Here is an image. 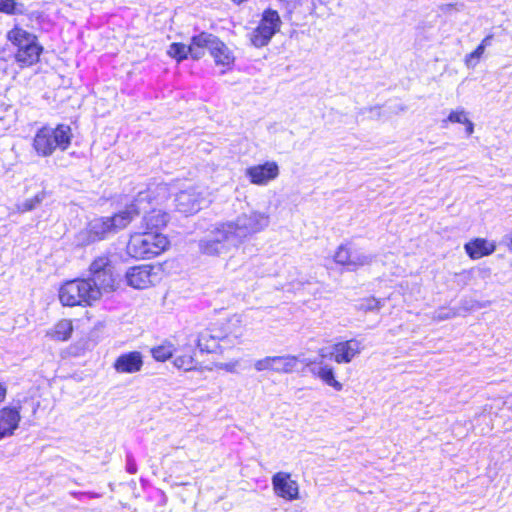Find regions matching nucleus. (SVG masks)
Wrapping results in <instances>:
<instances>
[{
	"label": "nucleus",
	"instance_id": "26",
	"mask_svg": "<svg viewBox=\"0 0 512 512\" xmlns=\"http://www.w3.org/2000/svg\"><path fill=\"white\" fill-rule=\"evenodd\" d=\"M175 351L176 348L174 344L169 341H165L162 344L152 348L151 354L156 361L165 362L173 356Z\"/></svg>",
	"mask_w": 512,
	"mask_h": 512
},
{
	"label": "nucleus",
	"instance_id": "24",
	"mask_svg": "<svg viewBox=\"0 0 512 512\" xmlns=\"http://www.w3.org/2000/svg\"><path fill=\"white\" fill-rule=\"evenodd\" d=\"M491 42L492 36L488 35L482 40V42L477 46V48L474 51L465 56L464 62L468 68L473 69L478 65L485 52V49L491 45Z\"/></svg>",
	"mask_w": 512,
	"mask_h": 512
},
{
	"label": "nucleus",
	"instance_id": "4",
	"mask_svg": "<svg viewBox=\"0 0 512 512\" xmlns=\"http://www.w3.org/2000/svg\"><path fill=\"white\" fill-rule=\"evenodd\" d=\"M168 246L169 240L165 235L147 230L130 235L126 252L136 259H149L164 252Z\"/></svg>",
	"mask_w": 512,
	"mask_h": 512
},
{
	"label": "nucleus",
	"instance_id": "9",
	"mask_svg": "<svg viewBox=\"0 0 512 512\" xmlns=\"http://www.w3.org/2000/svg\"><path fill=\"white\" fill-rule=\"evenodd\" d=\"M161 268L154 265H139L127 270L125 278L129 286L135 289H146L161 280Z\"/></svg>",
	"mask_w": 512,
	"mask_h": 512
},
{
	"label": "nucleus",
	"instance_id": "36",
	"mask_svg": "<svg viewBox=\"0 0 512 512\" xmlns=\"http://www.w3.org/2000/svg\"><path fill=\"white\" fill-rule=\"evenodd\" d=\"M363 309L366 311L378 310L381 308L382 304L379 300L375 298L366 299L365 303L362 305Z\"/></svg>",
	"mask_w": 512,
	"mask_h": 512
},
{
	"label": "nucleus",
	"instance_id": "8",
	"mask_svg": "<svg viewBox=\"0 0 512 512\" xmlns=\"http://www.w3.org/2000/svg\"><path fill=\"white\" fill-rule=\"evenodd\" d=\"M195 44L202 45V50L208 49L214 58L216 65H222L226 69H230L234 63V56L229 48L213 34H197L195 35Z\"/></svg>",
	"mask_w": 512,
	"mask_h": 512
},
{
	"label": "nucleus",
	"instance_id": "7",
	"mask_svg": "<svg viewBox=\"0 0 512 512\" xmlns=\"http://www.w3.org/2000/svg\"><path fill=\"white\" fill-rule=\"evenodd\" d=\"M8 38L17 48L15 58L21 66H30L39 60L42 46L34 34H8Z\"/></svg>",
	"mask_w": 512,
	"mask_h": 512
},
{
	"label": "nucleus",
	"instance_id": "33",
	"mask_svg": "<svg viewBox=\"0 0 512 512\" xmlns=\"http://www.w3.org/2000/svg\"><path fill=\"white\" fill-rule=\"evenodd\" d=\"M273 34H251L250 42L253 46L260 48L267 45Z\"/></svg>",
	"mask_w": 512,
	"mask_h": 512
},
{
	"label": "nucleus",
	"instance_id": "5",
	"mask_svg": "<svg viewBox=\"0 0 512 512\" xmlns=\"http://www.w3.org/2000/svg\"><path fill=\"white\" fill-rule=\"evenodd\" d=\"M72 132L68 125L59 124L56 128L42 127L34 137L33 146L38 155L50 156L57 148L64 151L71 143Z\"/></svg>",
	"mask_w": 512,
	"mask_h": 512
},
{
	"label": "nucleus",
	"instance_id": "1",
	"mask_svg": "<svg viewBox=\"0 0 512 512\" xmlns=\"http://www.w3.org/2000/svg\"><path fill=\"white\" fill-rule=\"evenodd\" d=\"M270 224V215L254 209L243 211L233 220L216 223L198 242L201 254L221 256L238 248L249 237L264 231Z\"/></svg>",
	"mask_w": 512,
	"mask_h": 512
},
{
	"label": "nucleus",
	"instance_id": "23",
	"mask_svg": "<svg viewBox=\"0 0 512 512\" xmlns=\"http://www.w3.org/2000/svg\"><path fill=\"white\" fill-rule=\"evenodd\" d=\"M349 270L355 271L360 267L370 265L374 260V255L368 253L362 248L351 247Z\"/></svg>",
	"mask_w": 512,
	"mask_h": 512
},
{
	"label": "nucleus",
	"instance_id": "17",
	"mask_svg": "<svg viewBox=\"0 0 512 512\" xmlns=\"http://www.w3.org/2000/svg\"><path fill=\"white\" fill-rule=\"evenodd\" d=\"M168 54L175 58L177 61L186 59L188 55H191L193 59H199L203 55L202 45L195 44V36L192 38V42L189 46L182 43H173L170 45Z\"/></svg>",
	"mask_w": 512,
	"mask_h": 512
},
{
	"label": "nucleus",
	"instance_id": "2",
	"mask_svg": "<svg viewBox=\"0 0 512 512\" xmlns=\"http://www.w3.org/2000/svg\"><path fill=\"white\" fill-rule=\"evenodd\" d=\"M157 193L160 194L167 193V187L164 184L157 185L155 187H149L145 191H140L134 201L130 206L126 207L124 210L119 213L114 214L112 217H101L92 220L87 227V230L83 232L81 235L86 236L87 238L83 240V243H91L95 241H100L108 236L117 233L118 231L126 228L131 221L137 216L140 211H144L152 200V196Z\"/></svg>",
	"mask_w": 512,
	"mask_h": 512
},
{
	"label": "nucleus",
	"instance_id": "20",
	"mask_svg": "<svg viewBox=\"0 0 512 512\" xmlns=\"http://www.w3.org/2000/svg\"><path fill=\"white\" fill-rule=\"evenodd\" d=\"M281 18L279 13L273 9H266L262 14V19L257 32H279L281 28Z\"/></svg>",
	"mask_w": 512,
	"mask_h": 512
},
{
	"label": "nucleus",
	"instance_id": "41",
	"mask_svg": "<svg viewBox=\"0 0 512 512\" xmlns=\"http://www.w3.org/2000/svg\"><path fill=\"white\" fill-rule=\"evenodd\" d=\"M485 307V304H482V303H479V302H475L472 306H471V309L473 308H483Z\"/></svg>",
	"mask_w": 512,
	"mask_h": 512
},
{
	"label": "nucleus",
	"instance_id": "11",
	"mask_svg": "<svg viewBox=\"0 0 512 512\" xmlns=\"http://www.w3.org/2000/svg\"><path fill=\"white\" fill-rule=\"evenodd\" d=\"M175 202L179 212L185 215L197 213L206 203L205 191L200 187H189L176 195Z\"/></svg>",
	"mask_w": 512,
	"mask_h": 512
},
{
	"label": "nucleus",
	"instance_id": "21",
	"mask_svg": "<svg viewBox=\"0 0 512 512\" xmlns=\"http://www.w3.org/2000/svg\"><path fill=\"white\" fill-rule=\"evenodd\" d=\"M73 332V323L70 319H61L46 332V336L55 341H67Z\"/></svg>",
	"mask_w": 512,
	"mask_h": 512
},
{
	"label": "nucleus",
	"instance_id": "14",
	"mask_svg": "<svg viewBox=\"0 0 512 512\" xmlns=\"http://www.w3.org/2000/svg\"><path fill=\"white\" fill-rule=\"evenodd\" d=\"M272 488L276 496L294 501L299 498V485L288 472H277L272 477Z\"/></svg>",
	"mask_w": 512,
	"mask_h": 512
},
{
	"label": "nucleus",
	"instance_id": "40",
	"mask_svg": "<svg viewBox=\"0 0 512 512\" xmlns=\"http://www.w3.org/2000/svg\"><path fill=\"white\" fill-rule=\"evenodd\" d=\"M127 470H128L129 473L135 474L136 471H137L136 464L135 463H129L128 467H127Z\"/></svg>",
	"mask_w": 512,
	"mask_h": 512
},
{
	"label": "nucleus",
	"instance_id": "12",
	"mask_svg": "<svg viewBox=\"0 0 512 512\" xmlns=\"http://www.w3.org/2000/svg\"><path fill=\"white\" fill-rule=\"evenodd\" d=\"M362 350L361 343L356 339L338 342L331 347L329 354L324 349L319 351L322 358L330 357L338 364L350 363Z\"/></svg>",
	"mask_w": 512,
	"mask_h": 512
},
{
	"label": "nucleus",
	"instance_id": "30",
	"mask_svg": "<svg viewBox=\"0 0 512 512\" xmlns=\"http://www.w3.org/2000/svg\"><path fill=\"white\" fill-rule=\"evenodd\" d=\"M0 12L5 14H21L24 12V4L16 0H0Z\"/></svg>",
	"mask_w": 512,
	"mask_h": 512
},
{
	"label": "nucleus",
	"instance_id": "29",
	"mask_svg": "<svg viewBox=\"0 0 512 512\" xmlns=\"http://www.w3.org/2000/svg\"><path fill=\"white\" fill-rule=\"evenodd\" d=\"M225 328L227 334H229V339H240L244 335V325L238 316L232 317Z\"/></svg>",
	"mask_w": 512,
	"mask_h": 512
},
{
	"label": "nucleus",
	"instance_id": "27",
	"mask_svg": "<svg viewBox=\"0 0 512 512\" xmlns=\"http://www.w3.org/2000/svg\"><path fill=\"white\" fill-rule=\"evenodd\" d=\"M193 350L189 348V350L175 357L173 364L177 369H182L184 371H192L197 369V361L194 358Z\"/></svg>",
	"mask_w": 512,
	"mask_h": 512
},
{
	"label": "nucleus",
	"instance_id": "16",
	"mask_svg": "<svg viewBox=\"0 0 512 512\" xmlns=\"http://www.w3.org/2000/svg\"><path fill=\"white\" fill-rule=\"evenodd\" d=\"M143 356L139 351L121 354L114 362L113 367L118 373L133 374L143 367Z\"/></svg>",
	"mask_w": 512,
	"mask_h": 512
},
{
	"label": "nucleus",
	"instance_id": "34",
	"mask_svg": "<svg viewBox=\"0 0 512 512\" xmlns=\"http://www.w3.org/2000/svg\"><path fill=\"white\" fill-rule=\"evenodd\" d=\"M209 328L212 331V334H213L217 344L219 343V341L229 339V334H227L226 328H222L218 324H213Z\"/></svg>",
	"mask_w": 512,
	"mask_h": 512
},
{
	"label": "nucleus",
	"instance_id": "39",
	"mask_svg": "<svg viewBox=\"0 0 512 512\" xmlns=\"http://www.w3.org/2000/svg\"><path fill=\"white\" fill-rule=\"evenodd\" d=\"M505 240L512 251V231L505 236Z\"/></svg>",
	"mask_w": 512,
	"mask_h": 512
},
{
	"label": "nucleus",
	"instance_id": "28",
	"mask_svg": "<svg viewBox=\"0 0 512 512\" xmlns=\"http://www.w3.org/2000/svg\"><path fill=\"white\" fill-rule=\"evenodd\" d=\"M46 195L47 193L45 190L38 192L32 198L26 199L23 202L18 203L17 210L22 213L34 210L44 201Z\"/></svg>",
	"mask_w": 512,
	"mask_h": 512
},
{
	"label": "nucleus",
	"instance_id": "13",
	"mask_svg": "<svg viewBox=\"0 0 512 512\" xmlns=\"http://www.w3.org/2000/svg\"><path fill=\"white\" fill-rule=\"evenodd\" d=\"M245 176L249 179L251 184L266 186L279 176V166L274 161L253 165L245 169Z\"/></svg>",
	"mask_w": 512,
	"mask_h": 512
},
{
	"label": "nucleus",
	"instance_id": "37",
	"mask_svg": "<svg viewBox=\"0 0 512 512\" xmlns=\"http://www.w3.org/2000/svg\"><path fill=\"white\" fill-rule=\"evenodd\" d=\"M463 125H465V127H466V134L468 136L473 134V132H474V124H473V122L469 118H467V122H464Z\"/></svg>",
	"mask_w": 512,
	"mask_h": 512
},
{
	"label": "nucleus",
	"instance_id": "35",
	"mask_svg": "<svg viewBox=\"0 0 512 512\" xmlns=\"http://www.w3.org/2000/svg\"><path fill=\"white\" fill-rule=\"evenodd\" d=\"M239 366V360H233L226 363H220L217 365L219 369L225 370L226 372L235 373Z\"/></svg>",
	"mask_w": 512,
	"mask_h": 512
},
{
	"label": "nucleus",
	"instance_id": "25",
	"mask_svg": "<svg viewBox=\"0 0 512 512\" xmlns=\"http://www.w3.org/2000/svg\"><path fill=\"white\" fill-rule=\"evenodd\" d=\"M196 341L197 346L201 351L214 352L218 347V344L209 327L199 333Z\"/></svg>",
	"mask_w": 512,
	"mask_h": 512
},
{
	"label": "nucleus",
	"instance_id": "3",
	"mask_svg": "<svg viewBox=\"0 0 512 512\" xmlns=\"http://www.w3.org/2000/svg\"><path fill=\"white\" fill-rule=\"evenodd\" d=\"M59 301L63 306H92L102 296V291L90 279H74L59 289Z\"/></svg>",
	"mask_w": 512,
	"mask_h": 512
},
{
	"label": "nucleus",
	"instance_id": "6",
	"mask_svg": "<svg viewBox=\"0 0 512 512\" xmlns=\"http://www.w3.org/2000/svg\"><path fill=\"white\" fill-rule=\"evenodd\" d=\"M89 278L102 293H110L117 289L118 283L114 265L109 253H103L93 259L89 265Z\"/></svg>",
	"mask_w": 512,
	"mask_h": 512
},
{
	"label": "nucleus",
	"instance_id": "10",
	"mask_svg": "<svg viewBox=\"0 0 512 512\" xmlns=\"http://www.w3.org/2000/svg\"><path fill=\"white\" fill-rule=\"evenodd\" d=\"M299 359L295 355L266 356L254 362L257 372L270 371L279 374H290L296 371Z\"/></svg>",
	"mask_w": 512,
	"mask_h": 512
},
{
	"label": "nucleus",
	"instance_id": "22",
	"mask_svg": "<svg viewBox=\"0 0 512 512\" xmlns=\"http://www.w3.org/2000/svg\"><path fill=\"white\" fill-rule=\"evenodd\" d=\"M143 221L147 230H158L167 225L168 214L162 210L153 209L144 216Z\"/></svg>",
	"mask_w": 512,
	"mask_h": 512
},
{
	"label": "nucleus",
	"instance_id": "15",
	"mask_svg": "<svg viewBox=\"0 0 512 512\" xmlns=\"http://www.w3.org/2000/svg\"><path fill=\"white\" fill-rule=\"evenodd\" d=\"M21 406H5L0 409V440L11 437L19 428Z\"/></svg>",
	"mask_w": 512,
	"mask_h": 512
},
{
	"label": "nucleus",
	"instance_id": "18",
	"mask_svg": "<svg viewBox=\"0 0 512 512\" xmlns=\"http://www.w3.org/2000/svg\"><path fill=\"white\" fill-rule=\"evenodd\" d=\"M311 373L318 377L326 385L334 388L336 391L342 390L343 385L338 380H336L334 375V368L331 365L326 364L323 361L313 362Z\"/></svg>",
	"mask_w": 512,
	"mask_h": 512
},
{
	"label": "nucleus",
	"instance_id": "38",
	"mask_svg": "<svg viewBox=\"0 0 512 512\" xmlns=\"http://www.w3.org/2000/svg\"><path fill=\"white\" fill-rule=\"evenodd\" d=\"M7 395V388L4 384L0 383V403H2Z\"/></svg>",
	"mask_w": 512,
	"mask_h": 512
},
{
	"label": "nucleus",
	"instance_id": "42",
	"mask_svg": "<svg viewBox=\"0 0 512 512\" xmlns=\"http://www.w3.org/2000/svg\"><path fill=\"white\" fill-rule=\"evenodd\" d=\"M450 317H451V316H450V315H448V314H446V315H439V316H438V319H439V320H443V319H447V318H450Z\"/></svg>",
	"mask_w": 512,
	"mask_h": 512
},
{
	"label": "nucleus",
	"instance_id": "31",
	"mask_svg": "<svg viewBox=\"0 0 512 512\" xmlns=\"http://www.w3.org/2000/svg\"><path fill=\"white\" fill-rule=\"evenodd\" d=\"M350 250L351 247H349L348 245H340L337 251L335 252L334 261L337 264L346 266L349 269L351 257Z\"/></svg>",
	"mask_w": 512,
	"mask_h": 512
},
{
	"label": "nucleus",
	"instance_id": "43",
	"mask_svg": "<svg viewBox=\"0 0 512 512\" xmlns=\"http://www.w3.org/2000/svg\"><path fill=\"white\" fill-rule=\"evenodd\" d=\"M87 495H89L90 497H99V495L95 493H87Z\"/></svg>",
	"mask_w": 512,
	"mask_h": 512
},
{
	"label": "nucleus",
	"instance_id": "19",
	"mask_svg": "<svg viewBox=\"0 0 512 512\" xmlns=\"http://www.w3.org/2000/svg\"><path fill=\"white\" fill-rule=\"evenodd\" d=\"M495 246L489 244L485 239L477 238L465 244V251L472 259H480L483 256L494 252Z\"/></svg>",
	"mask_w": 512,
	"mask_h": 512
},
{
	"label": "nucleus",
	"instance_id": "32",
	"mask_svg": "<svg viewBox=\"0 0 512 512\" xmlns=\"http://www.w3.org/2000/svg\"><path fill=\"white\" fill-rule=\"evenodd\" d=\"M467 118V112L463 108H458L456 110H452L442 123L444 127H446L447 122L464 124V122H467Z\"/></svg>",
	"mask_w": 512,
	"mask_h": 512
}]
</instances>
